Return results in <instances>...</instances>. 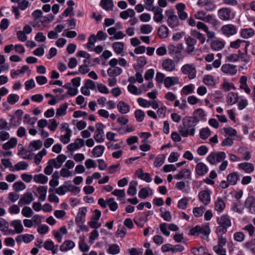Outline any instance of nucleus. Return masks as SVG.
Segmentation results:
<instances>
[{
    "mask_svg": "<svg viewBox=\"0 0 255 255\" xmlns=\"http://www.w3.org/2000/svg\"><path fill=\"white\" fill-rule=\"evenodd\" d=\"M196 124L190 117H186L183 119L182 125L179 126L178 131L181 135L185 137L188 135H193Z\"/></svg>",
    "mask_w": 255,
    "mask_h": 255,
    "instance_id": "obj_1",
    "label": "nucleus"
},
{
    "mask_svg": "<svg viewBox=\"0 0 255 255\" xmlns=\"http://www.w3.org/2000/svg\"><path fill=\"white\" fill-rule=\"evenodd\" d=\"M217 223L219 226L217 227L216 233L218 237V244L214 247V251L218 255H223L222 254L223 246V216L217 218Z\"/></svg>",
    "mask_w": 255,
    "mask_h": 255,
    "instance_id": "obj_2",
    "label": "nucleus"
},
{
    "mask_svg": "<svg viewBox=\"0 0 255 255\" xmlns=\"http://www.w3.org/2000/svg\"><path fill=\"white\" fill-rule=\"evenodd\" d=\"M165 14L167 17V23L170 28H176L180 25L179 18L172 10H166Z\"/></svg>",
    "mask_w": 255,
    "mask_h": 255,
    "instance_id": "obj_3",
    "label": "nucleus"
},
{
    "mask_svg": "<svg viewBox=\"0 0 255 255\" xmlns=\"http://www.w3.org/2000/svg\"><path fill=\"white\" fill-rule=\"evenodd\" d=\"M181 72L185 75H187L190 79L195 78L196 75V69L194 64H186L182 66Z\"/></svg>",
    "mask_w": 255,
    "mask_h": 255,
    "instance_id": "obj_4",
    "label": "nucleus"
},
{
    "mask_svg": "<svg viewBox=\"0 0 255 255\" xmlns=\"http://www.w3.org/2000/svg\"><path fill=\"white\" fill-rule=\"evenodd\" d=\"M223 159V152H212L207 157V161L211 164H216Z\"/></svg>",
    "mask_w": 255,
    "mask_h": 255,
    "instance_id": "obj_5",
    "label": "nucleus"
},
{
    "mask_svg": "<svg viewBox=\"0 0 255 255\" xmlns=\"http://www.w3.org/2000/svg\"><path fill=\"white\" fill-rule=\"evenodd\" d=\"M101 216V211L98 209L95 210L94 215L92 217L91 221L89 223V225L91 228L98 229L101 226V224L99 223Z\"/></svg>",
    "mask_w": 255,
    "mask_h": 255,
    "instance_id": "obj_6",
    "label": "nucleus"
},
{
    "mask_svg": "<svg viewBox=\"0 0 255 255\" xmlns=\"http://www.w3.org/2000/svg\"><path fill=\"white\" fill-rule=\"evenodd\" d=\"M67 159V156L63 154H59L56 158H52L49 160V163L53 165L54 168L58 169Z\"/></svg>",
    "mask_w": 255,
    "mask_h": 255,
    "instance_id": "obj_7",
    "label": "nucleus"
},
{
    "mask_svg": "<svg viewBox=\"0 0 255 255\" xmlns=\"http://www.w3.org/2000/svg\"><path fill=\"white\" fill-rule=\"evenodd\" d=\"M199 199L205 205L209 204L211 201V192L209 190L201 191L199 193Z\"/></svg>",
    "mask_w": 255,
    "mask_h": 255,
    "instance_id": "obj_8",
    "label": "nucleus"
},
{
    "mask_svg": "<svg viewBox=\"0 0 255 255\" xmlns=\"http://www.w3.org/2000/svg\"><path fill=\"white\" fill-rule=\"evenodd\" d=\"M177 14L181 20H185L188 18V14L185 11V5L183 3H178L175 5Z\"/></svg>",
    "mask_w": 255,
    "mask_h": 255,
    "instance_id": "obj_9",
    "label": "nucleus"
},
{
    "mask_svg": "<svg viewBox=\"0 0 255 255\" xmlns=\"http://www.w3.org/2000/svg\"><path fill=\"white\" fill-rule=\"evenodd\" d=\"M84 145V140L81 138H76L73 143L68 144L67 149L71 151H75Z\"/></svg>",
    "mask_w": 255,
    "mask_h": 255,
    "instance_id": "obj_10",
    "label": "nucleus"
},
{
    "mask_svg": "<svg viewBox=\"0 0 255 255\" xmlns=\"http://www.w3.org/2000/svg\"><path fill=\"white\" fill-rule=\"evenodd\" d=\"M8 222L4 219L0 218V231L3 232L4 235L10 234H14V231L11 229H8Z\"/></svg>",
    "mask_w": 255,
    "mask_h": 255,
    "instance_id": "obj_11",
    "label": "nucleus"
},
{
    "mask_svg": "<svg viewBox=\"0 0 255 255\" xmlns=\"http://www.w3.org/2000/svg\"><path fill=\"white\" fill-rule=\"evenodd\" d=\"M245 206L249 210L252 214H255V198L251 196L247 198L245 202Z\"/></svg>",
    "mask_w": 255,
    "mask_h": 255,
    "instance_id": "obj_12",
    "label": "nucleus"
},
{
    "mask_svg": "<svg viewBox=\"0 0 255 255\" xmlns=\"http://www.w3.org/2000/svg\"><path fill=\"white\" fill-rule=\"evenodd\" d=\"M197 5L205 7V9L207 11L212 10L216 8L215 5L211 0H198Z\"/></svg>",
    "mask_w": 255,
    "mask_h": 255,
    "instance_id": "obj_13",
    "label": "nucleus"
},
{
    "mask_svg": "<svg viewBox=\"0 0 255 255\" xmlns=\"http://www.w3.org/2000/svg\"><path fill=\"white\" fill-rule=\"evenodd\" d=\"M34 200L33 196L31 193H25L18 201L20 206L23 204L29 205Z\"/></svg>",
    "mask_w": 255,
    "mask_h": 255,
    "instance_id": "obj_14",
    "label": "nucleus"
},
{
    "mask_svg": "<svg viewBox=\"0 0 255 255\" xmlns=\"http://www.w3.org/2000/svg\"><path fill=\"white\" fill-rule=\"evenodd\" d=\"M163 68L168 72H171L175 69L174 62L170 59H166L162 63Z\"/></svg>",
    "mask_w": 255,
    "mask_h": 255,
    "instance_id": "obj_15",
    "label": "nucleus"
},
{
    "mask_svg": "<svg viewBox=\"0 0 255 255\" xmlns=\"http://www.w3.org/2000/svg\"><path fill=\"white\" fill-rule=\"evenodd\" d=\"M34 239V236L31 234H23L19 235L15 238V241L17 243H20L24 242L25 243H29Z\"/></svg>",
    "mask_w": 255,
    "mask_h": 255,
    "instance_id": "obj_16",
    "label": "nucleus"
},
{
    "mask_svg": "<svg viewBox=\"0 0 255 255\" xmlns=\"http://www.w3.org/2000/svg\"><path fill=\"white\" fill-rule=\"evenodd\" d=\"M205 116L204 111L201 109H198L194 111L193 116L190 117L192 119L193 121L197 124L204 118Z\"/></svg>",
    "mask_w": 255,
    "mask_h": 255,
    "instance_id": "obj_17",
    "label": "nucleus"
},
{
    "mask_svg": "<svg viewBox=\"0 0 255 255\" xmlns=\"http://www.w3.org/2000/svg\"><path fill=\"white\" fill-rule=\"evenodd\" d=\"M237 32V28L233 24H229L224 25V35L227 37L234 35Z\"/></svg>",
    "mask_w": 255,
    "mask_h": 255,
    "instance_id": "obj_18",
    "label": "nucleus"
},
{
    "mask_svg": "<svg viewBox=\"0 0 255 255\" xmlns=\"http://www.w3.org/2000/svg\"><path fill=\"white\" fill-rule=\"evenodd\" d=\"M196 174L199 176H204L208 171L207 166L203 162L198 163L195 167Z\"/></svg>",
    "mask_w": 255,
    "mask_h": 255,
    "instance_id": "obj_19",
    "label": "nucleus"
},
{
    "mask_svg": "<svg viewBox=\"0 0 255 255\" xmlns=\"http://www.w3.org/2000/svg\"><path fill=\"white\" fill-rule=\"evenodd\" d=\"M151 11L154 12L153 20L157 23L161 22L164 17L162 14L163 10L159 7H157Z\"/></svg>",
    "mask_w": 255,
    "mask_h": 255,
    "instance_id": "obj_20",
    "label": "nucleus"
},
{
    "mask_svg": "<svg viewBox=\"0 0 255 255\" xmlns=\"http://www.w3.org/2000/svg\"><path fill=\"white\" fill-rule=\"evenodd\" d=\"M11 225L14 229V233L20 234L24 230V228L20 220H14L11 221Z\"/></svg>",
    "mask_w": 255,
    "mask_h": 255,
    "instance_id": "obj_21",
    "label": "nucleus"
},
{
    "mask_svg": "<svg viewBox=\"0 0 255 255\" xmlns=\"http://www.w3.org/2000/svg\"><path fill=\"white\" fill-rule=\"evenodd\" d=\"M179 83V79L176 76L168 77L164 79V84L166 88H169L173 85Z\"/></svg>",
    "mask_w": 255,
    "mask_h": 255,
    "instance_id": "obj_22",
    "label": "nucleus"
},
{
    "mask_svg": "<svg viewBox=\"0 0 255 255\" xmlns=\"http://www.w3.org/2000/svg\"><path fill=\"white\" fill-rule=\"evenodd\" d=\"M238 99V94L230 92L227 96L226 102L228 105H233L237 103Z\"/></svg>",
    "mask_w": 255,
    "mask_h": 255,
    "instance_id": "obj_23",
    "label": "nucleus"
},
{
    "mask_svg": "<svg viewBox=\"0 0 255 255\" xmlns=\"http://www.w3.org/2000/svg\"><path fill=\"white\" fill-rule=\"evenodd\" d=\"M117 108L121 114H126L130 111V106L124 101H120L117 105Z\"/></svg>",
    "mask_w": 255,
    "mask_h": 255,
    "instance_id": "obj_24",
    "label": "nucleus"
},
{
    "mask_svg": "<svg viewBox=\"0 0 255 255\" xmlns=\"http://www.w3.org/2000/svg\"><path fill=\"white\" fill-rule=\"evenodd\" d=\"M112 47L114 49V51L117 54L124 56V44L122 42H114L112 45Z\"/></svg>",
    "mask_w": 255,
    "mask_h": 255,
    "instance_id": "obj_25",
    "label": "nucleus"
},
{
    "mask_svg": "<svg viewBox=\"0 0 255 255\" xmlns=\"http://www.w3.org/2000/svg\"><path fill=\"white\" fill-rule=\"evenodd\" d=\"M240 34L242 37L248 39L253 36L255 34V31L251 28H244L242 29Z\"/></svg>",
    "mask_w": 255,
    "mask_h": 255,
    "instance_id": "obj_26",
    "label": "nucleus"
},
{
    "mask_svg": "<svg viewBox=\"0 0 255 255\" xmlns=\"http://www.w3.org/2000/svg\"><path fill=\"white\" fill-rule=\"evenodd\" d=\"M75 246V243L73 241L67 240L60 247V250L62 252H66L74 248Z\"/></svg>",
    "mask_w": 255,
    "mask_h": 255,
    "instance_id": "obj_27",
    "label": "nucleus"
},
{
    "mask_svg": "<svg viewBox=\"0 0 255 255\" xmlns=\"http://www.w3.org/2000/svg\"><path fill=\"white\" fill-rule=\"evenodd\" d=\"M158 35L161 38H165L168 37L169 34V30L168 27L164 25H161L158 29Z\"/></svg>",
    "mask_w": 255,
    "mask_h": 255,
    "instance_id": "obj_28",
    "label": "nucleus"
},
{
    "mask_svg": "<svg viewBox=\"0 0 255 255\" xmlns=\"http://www.w3.org/2000/svg\"><path fill=\"white\" fill-rule=\"evenodd\" d=\"M153 194L152 190L148 187L142 188L138 193V197L141 199H145L147 196Z\"/></svg>",
    "mask_w": 255,
    "mask_h": 255,
    "instance_id": "obj_29",
    "label": "nucleus"
},
{
    "mask_svg": "<svg viewBox=\"0 0 255 255\" xmlns=\"http://www.w3.org/2000/svg\"><path fill=\"white\" fill-rule=\"evenodd\" d=\"M137 183L136 181L132 180L129 183L128 188L127 190V193L130 196H134L137 193L136 186Z\"/></svg>",
    "mask_w": 255,
    "mask_h": 255,
    "instance_id": "obj_30",
    "label": "nucleus"
},
{
    "mask_svg": "<svg viewBox=\"0 0 255 255\" xmlns=\"http://www.w3.org/2000/svg\"><path fill=\"white\" fill-rule=\"evenodd\" d=\"M33 180L37 183L44 184L47 182L48 178L46 176L42 174H39L34 176Z\"/></svg>",
    "mask_w": 255,
    "mask_h": 255,
    "instance_id": "obj_31",
    "label": "nucleus"
},
{
    "mask_svg": "<svg viewBox=\"0 0 255 255\" xmlns=\"http://www.w3.org/2000/svg\"><path fill=\"white\" fill-rule=\"evenodd\" d=\"M239 168L244 170L247 173H251L254 170L253 164L249 162H244L239 164Z\"/></svg>",
    "mask_w": 255,
    "mask_h": 255,
    "instance_id": "obj_32",
    "label": "nucleus"
},
{
    "mask_svg": "<svg viewBox=\"0 0 255 255\" xmlns=\"http://www.w3.org/2000/svg\"><path fill=\"white\" fill-rule=\"evenodd\" d=\"M190 176V172L188 169H184L181 170L177 174L174 176L175 179L180 180L185 178H189Z\"/></svg>",
    "mask_w": 255,
    "mask_h": 255,
    "instance_id": "obj_33",
    "label": "nucleus"
},
{
    "mask_svg": "<svg viewBox=\"0 0 255 255\" xmlns=\"http://www.w3.org/2000/svg\"><path fill=\"white\" fill-rule=\"evenodd\" d=\"M122 71L123 70L121 68L119 67H115L109 68L107 72L109 76L114 77L120 75L122 73Z\"/></svg>",
    "mask_w": 255,
    "mask_h": 255,
    "instance_id": "obj_34",
    "label": "nucleus"
},
{
    "mask_svg": "<svg viewBox=\"0 0 255 255\" xmlns=\"http://www.w3.org/2000/svg\"><path fill=\"white\" fill-rule=\"evenodd\" d=\"M17 140L16 138H11L7 142L2 145V148L4 150H8L14 147L17 144Z\"/></svg>",
    "mask_w": 255,
    "mask_h": 255,
    "instance_id": "obj_35",
    "label": "nucleus"
},
{
    "mask_svg": "<svg viewBox=\"0 0 255 255\" xmlns=\"http://www.w3.org/2000/svg\"><path fill=\"white\" fill-rule=\"evenodd\" d=\"M47 188L46 186H39L37 188V192L39 194L40 196L38 200L40 201H44L46 199Z\"/></svg>",
    "mask_w": 255,
    "mask_h": 255,
    "instance_id": "obj_36",
    "label": "nucleus"
},
{
    "mask_svg": "<svg viewBox=\"0 0 255 255\" xmlns=\"http://www.w3.org/2000/svg\"><path fill=\"white\" fill-rule=\"evenodd\" d=\"M100 4L106 10H113L114 3L112 0H101Z\"/></svg>",
    "mask_w": 255,
    "mask_h": 255,
    "instance_id": "obj_37",
    "label": "nucleus"
},
{
    "mask_svg": "<svg viewBox=\"0 0 255 255\" xmlns=\"http://www.w3.org/2000/svg\"><path fill=\"white\" fill-rule=\"evenodd\" d=\"M43 143L40 140H36L31 141L29 145V148L31 150H37L41 148Z\"/></svg>",
    "mask_w": 255,
    "mask_h": 255,
    "instance_id": "obj_38",
    "label": "nucleus"
},
{
    "mask_svg": "<svg viewBox=\"0 0 255 255\" xmlns=\"http://www.w3.org/2000/svg\"><path fill=\"white\" fill-rule=\"evenodd\" d=\"M105 150V147L103 145H99L95 146L92 151L94 156L99 157L102 155Z\"/></svg>",
    "mask_w": 255,
    "mask_h": 255,
    "instance_id": "obj_39",
    "label": "nucleus"
},
{
    "mask_svg": "<svg viewBox=\"0 0 255 255\" xmlns=\"http://www.w3.org/2000/svg\"><path fill=\"white\" fill-rule=\"evenodd\" d=\"M72 130L70 128L66 129V132L64 135H62L60 137V141L64 144H67L70 141Z\"/></svg>",
    "mask_w": 255,
    "mask_h": 255,
    "instance_id": "obj_40",
    "label": "nucleus"
},
{
    "mask_svg": "<svg viewBox=\"0 0 255 255\" xmlns=\"http://www.w3.org/2000/svg\"><path fill=\"white\" fill-rule=\"evenodd\" d=\"M247 77L245 76H242L240 80V83L241 84L240 87L241 89L244 90L247 93L249 94L251 92V90L247 85Z\"/></svg>",
    "mask_w": 255,
    "mask_h": 255,
    "instance_id": "obj_41",
    "label": "nucleus"
},
{
    "mask_svg": "<svg viewBox=\"0 0 255 255\" xmlns=\"http://www.w3.org/2000/svg\"><path fill=\"white\" fill-rule=\"evenodd\" d=\"M238 152L244 157V159L249 160L251 157L250 151L246 147H242L238 149Z\"/></svg>",
    "mask_w": 255,
    "mask_h": 255,
    "instance_id": "obj_42",
    "label": "nucleus"
},
{
    "mask_svg": "<svg viewBox=\"0 0 255 255\" xmlns=\"http://www.w3.org/2000/svg\"><path fill=\"white\" fill-rule=\"evenodd\" d=\"M243 42H245L246 43L245 49L246 51H247V48L250 45V42L246 41L244 40L238 39L234 41L231 42L230 43V46L232 48L237 49L240 46L241 44Z\"/></svg>",
    "mask_w": 255,
    "mask_h": 255,
    "instance_id": "obj_43",
    "label": "nucleus"
},
{
    "mask_svg": "<svg viewBox=\"0 0 255 255\" xmlns=\"http://www.w3.org/2000/svg\"><path fill=\"white\" fill-rule=\"evenodd\" d=\"M107 251L109 254L117 255L120 253V248L118 245L114 244L109 245Z\"/></svg>",
    "mask_w": 255,
    "mask_h": 255,
    "instance_id": "obj_44",
    "label": "nucleus"
},
{
    "mask_svg": "<svg viewBox=\"0 0 255 255\" xmlns=\"http://www.w3.org/2000/svg\"><path fill=\"white\" fill-rule=\"evenodd\" d=\"M238 180V176L235 173H231L229 174L227 177L228 184H226L224 188L228 186V184L235 185Z\"/></svg>",
    "mask_w": 255,
    "mask_h": 255,
    "instance_id": "obj_45",
    "label": "nucleus"
},
{
    "mask_svg": "<svg viewBox=\"0 0 255 255\" xmlns=\"http://www.w3.org/2000/svg\"><path fill=\"white\" fill-rule=\"evenodd\" d=\"M68 105V104L66 103L62 104L56 110V116L60 117L65 115L66 114Z\"/></svg>",
    "mask_w": 255,
    "mask_h": 255,
    "instance_id": "obj_46",
    "label": "nucleus"
},
{
    "mask_svg": "<svg viewBox=\"0 0 255 255\" xmlns=\"http://www.w3.org/2000/svg\"><path fill=\"white\" fill-rule=\"evenodd\" d=\"M235 15V13L231 8L224 7V20L233 19Z\"/></svg>",
    "mask_w": 255,
    "mask_h": 255,
    "instance_id": "obj_47",
    "label": "nucleus"
},
{
    "mask_svg": "<svg viewBox=\"0 0 255 255\" xmlns=\"http://www.w3.org/2000/svg\"><path fill=\"white\" fill-rule=\"evenodd\" d=\"M128 90L131 94L135 95H139L141 94L142 90L140 88H138L133 85L129 84L128 86Z\"/></svg>",
    "mask_w": 255,
    "mask_h": 255,
    "instance_id": "obj_48",
    "label": "nucleus"
},
{
    "mask_svg": "<svg viewBox=\"0 0 255 255\" xmlns=\"http://www.w3.org/2000/svg\"><path fill=\"white\" fill-rule=\"evenodd\" d=\"M165 158V156L164 154H160L157 156L154 162V166L156 167H160L164 163Z\"/></svg>",
    "mask_w": 255,
    "mask_h": 255,
    "instance_id": "obj_49",
    "label": "nucleus"
},
{
    "mask_svg": "<svg viewBox=\"0 0 255 255\" xmlns=\"http://www.w3.org/2000/svg\"><path fill=\"white\" fill-rule=\"evenodd\" d=\"M29 69V67L27 65H24L21 67L20 70H12L11 71V77L14 78L16 76L20 74H24L26 70Z\"/></svg>",
    "mask_w": 255,
    "mask_h": 255,
    "instance_id": "obj_50",
    "label": "nucleus"
},
{
    "mask_svg": "<svg viewBox=\"0 0 255 255\" xmlns=\"http://www.w3.org/2000/svg\"><path fill=\"white\" fill-rule=\"evenodd\" d=\"M237 72L235 66L231 64H224V73L234 75Z\"/></svg>",
    "mask_w": 255,
    "mask_h": 255,
    "instance_id": "obj_51",
    "label": "nucleus"
},
{
    "mask_svg": "<svg viewBox=\"0 0 255 255\" xmlns=\"http://www.w3.org/2000/svg\"><path fill=\"white\" fill-rule=\"evenodd\" d=\"M224 135L225 136H229L236 137V136H239L237 135L236 130L232 128L228 127L224 128Z\"/></svg>",
    "mask_w": 255,
    "mask_h": 255,
    "instance_id": "obj_52",
    "label": "nucleus"
},
{
    "mask_svg": "<svg viewBox=\"0 0 255 255\" xmlns=\"http://www.w3.org/2000/svg\"><path fill=\"white\" fill-rule=\"evenodd\" d=\"M215 209L219 213L223 210V199L221 197H218L215 203Z\"/></svg>",
    "mask_w": 255,
    "mask_h": 255,
    "instance_id": "obj_53",
    "label": "nucleus"
},
{
    "mask_svg": "<svg viewBox=\"0 0 255 255\" xmlns=\"http://www.w3.org/2000/svg\"><path fill=\"white\" fill-rule=\"evenodd\" d=\"M21 214L25 217L30 218L32 216L33 211L30 207L25 206L21 210Z\"/></svg>",
    "mask_w": 255,
    "mask_h": 255,
    "instance_id": "obj_54",
    "label": "nucleus"
},
{
    "mask_svg": "<svg viewBox=\"0 0 255 255\" xmlns=\"http://www.w3.org/2000/svg\"><path fill=\"white\" fill-rule=\"evenodd\" d=\"M47 153L46 150L45 149H43L41 151L39 152L35 156L34 158V163L36 165H38L41 162L43 156L45 155Z\"/></svg>",
    "mask_w": 255,
    "mask_h": 255,
    "instance_id": "obj_55",
    "label": "nucleus"
},
{
    "mask_svg": "<svg viewBox=\"0 0 255 255\" xmlns=\"http://www.w3.org/2000/svg\"><path fill=\"white\" fill-rule=\"evenodd\" d=\"M211 131L208 128H205L200 131V137L202 139H207L210 135Z\"/></svg>",
    "mask_w": 255,
    "mask_h": 255,
    "instance_id": "obj_56",
    "label": "nucleus"
},
{
    "mask_svg": "<svg viewBox=\"0 0 255 255\" xmlns=\"http://www.w3.org/2000/svg\"><path fill=\"white\" fill-rule=\"evenodd\" d=\"M134 116L136 120L138 122H141L144 120L145 115L143 111L141 110H136L134 112Z\"/></svg>",
    "mask_w": 255,
    "mask_h": 255,
    "instance_id": "obj_57",
    "label": "nucleus"
},
{
    "mask_svg": "<svg viewBox=\"0 0 255 255\" xmlns=\"http://www.w3.org/2000/svg\"><path fill=\"white\" fill-rule=\"evenodd\" d=\"M19 97L17 94H11L8 96L7 101L10 105L15 104L19 100Z\"/></svg>",
    "mask_w": 255,
    "mask_h": 255,
    "instance_id": "obj_58",
    "label": "nucleus"
},
{
    "mask_svg": "<svg viewBox=\"0 0 255 255\" xmlns=\"http://www.w3.org/2000/svg\"><path fill=\"white\" fill-rule=\"evenodd\" d=\"M191 252L195 255H206L207 254L206 249L202 246L198 248H193Z\"/></svg>",
    "mask_w": 255,
    "mask_h": 255,
    "instance_id": "obj_59",
    "label": "nucleus"
},
{
    "mask_svg": "<svg viewBox=\"0 0 255 255\" xmlns=\"http://www.w3.org/2000/svg\"><path fill=\"white\" fill-rule=\"evenodd\" d=\"M26 185L21 181L15 182L13 184V188L17 192L23 190L25 189Z\"/></svg>",
    "mask_w": 255,
    "mask_h": 255,
    "instance_id": "obj_60",
    "label": "nucleus"
},
{
    "mask_svg": "<svg viewBox=\"0 0 255 255\" xmlns=\"http://www.w3.org/2000/svg\"><path fill=\"white\" fill-rule=\"evenodd\" d=\"M107 204L112 211H115L118 208V205L115 201V199L111 198L107 200Z\"/></svg>",
    "mask_w": 255,
    "mask_h": 255,
    "instance_id": "obj_61",
    "label": "nucleus"
},
{
    "mask_svg": "<svg viewBox=\"0 0 255 255\" xmlns=\"http://www.w3.org/2000/svg\"><path fill=\"white\" fill-rule=\"evenodd\" d=\"M188 199L187 198H183L178 202V207L182 210L185 209L188 205Z\"/></svg>",
    "mask_w": 255,
    "mask_h": 255,
    "instance_id": "obj_62",
    "label": "nucleus"
},
{
    "mask_svg": "<svg viewBox=\"0 0 255 255\" xmlns=\"http://www.w3.org/2000/svg\"><path fill=\"white\" fill-rule=\"evenodd\" d=\"M205 210L204 207H195L193 210V213L196 217H199L203 215Z\"/></svg>",
    "mask_w": 255,
    "mask_h": 255,
    "instance_id": "obj_63",
    "label": "nucleus"
},
{
    "mask_svg": "<svg viewBox=\"0 0 255 255\" xmlns=\"http://www.w3.org/2000/svg\"><path fill=\"white\" fill-rule=\"evenodd\" d=\"M152 29V27L149 24H143L140 26V32L143 34H149Z\"/></svg>",
    "mask_w": 255,
    "mask_h": 255,
    "instance_id": "obj_64",
    "label": "nucleus"
}]
</instances>
